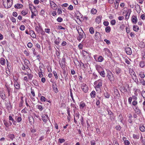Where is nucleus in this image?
Returning <instances> with one entry per match:
<instances>
[{"instance_id":"nucleus-1","label":"nucleus","mask_w":145,"mask_h":145,"mask_svg":"<svg viewBox=\"0 0 145 145\" xmlns=\"http://www.w3.org/2000/svg\"><path fill=\"white\" fill-rule=\"evenodd\" d=\"M78 33L79 34V36L77 38V40L79 41H80L82 39L84 38L85 39L86 38V35L82 30H81V32L78 31Z\"/></svg>"},{"instance_id":"nucleus-2","label":"nucleus","mask_w":145,"mask_h":145,"mask_svg":"<svg viewBox=\"0 0 145 145\" xmlns=\"http://www.w3.org/2000/svg\"><path fill=\"white\" fill-rule=\"evenodd\" d=\"M94 84L95 85H96L95 87L96 89L97 88H98L100 89V88L101 87L102 85V81L99 80L95 81L94 83Z\"/></svg>"},{"instance_id":"nucleus-3","label":"nucleus","mask_w":145,"mask_h":145,"mask_svg":"<svg viewBox=\"0 0 145 145\" xmlns=\"http://www.w3.org/2000/svg\"><path fill=\"white\" fill-rule=\"evenodd\" d=\"M3 4L5 8H10L12 5L13 3L12 0H7V5L5 3L3 0Z\"/></svg>"},{"instance_id":"nucleus-4","label":"nucleus","mask_w":145,"mask_h":145,"mask_svg":"<svg viewBox=\"0 0 145 145\" xmlns=\"http://www.w3.org/2000/svg\"><path fill=\"white\" fill-rule=\"evenodd\" d=\"M81 88L85 93H87L88 89V86L85 84H82Z\"/></svg>"},{"instance_id":"nucleus-5","label":"nucleus","mask_w":145,"mask_h":145,"mask_svg":"<svg viewBox=\"0 0 145 145\" xmlns=\"http://www.w3.org/2000/svg\"><path fill=\"white\" fill-rule=\"evenodd\" d=\"M107 76L110 81L113 80V76L112 72L109 71L107 73Z\"/></svg>"},{"instance_id":"nucleus-6","label":"nucleus","mask_w":145,"mask_h":145,"mask_svg":"<svg viewBox=\"0 0 145 145\" xmlns=\"http://www.w3.org/2000/svg\"><path fill=\"white\" fill-rule=\"evenodd\" d=\"M125 52L128 55H130L132 53V51L131 48L128 47H126L125 48Z\"/></svg>"},{"instance_id":"nucleus-7","label":"nucleus","mask_w":145,"mask_h":145,"mask_svg":"<svg viewBox=\"0 0 145 145\" xmlns=\"http://www.w3.org/2000/svg\"><path fill=\"white\" fill-rule=\"evenodd\" d=\"M50 5L52 8L54 10H56L57 9V6L54 2L52 1H50Z\"/></svg>"},{"instance_id":"nucleus-8","label":"nucleus","mask_w":145,"mask_h":145,"mask_svg":"<svg viewBox=\"0 0 145 145\" xmlns=\"http://www.w3.org/2000/svg\"><path fill=\"white\" fill-rule=\"evenodd\" d=\"M108 114L110 116V117L111 120V121H114V118L112 112L110 110H108Z\"/></svg>"},{"instance_id":"nucleus-9","label":"nucleus","mask_w":145,"mask_h":145,"mask_svg":"<svg viewBox=\"0 0 145 145\" xmlns=\"http://www.w3.org/2000/svg\"><path fill=\"white\" fill-rule=\"evenodd\" d=\"M5 86L6 87L7 91L8 93V96H10V92H12V88H11L8 85H5Z\"/></svg>"},{"instance_id":"nucleus-10","label":"nucleus","mask_w":145,"mask_h":145,"mask_svg":"<svg viewBox=\"0 0 145 145\" xmlns=\"http://www.w3.org/2000/svg\"><path fill=\"white\" fill-rule=\"evenodd\" d=\"M132 23L136 24L137 22V19L136 16H133L132 18Z\"/></svg>"},{"instance_id":"nucleus-11","label":"nucleus","mask_w":145,"mask_h":145,"mask_svg":"<svg viewBox=\"0 0 145 145\" xmlns=\"http://www.w3.org/2000/svg\"><path fill=\"white\" fill-rule=\"evenodd\" d=\"M95 68L99 73L103 70L102 67L100 65H96Z\"/></svg>"},{"instance_id":"nucleus-12","label":"nucleus","mask_w":145,"mask_h":145,"mask_svg":"<svg viewBox=\"0 0 145 145\" xmlns=\"http://www.w3.org/2000/svg\"><path fill=\"white\" fill-rule=\"evenodd\" d=\"M6 106L8 110H11L12 108V107L10 101L7 103L6 104Z\"/></svg>"},{"instance_id":"nucleus-13","label":"nucleus","mask_w":145,"mask_h":145,"mask_svg":"<svg viewBox=\"0 0 145 145\" xmlns=\"http://www.w3.org/2000/svg\"><path fill=\"white\" fill-rule=\"evenodd\" d=\"M52 86L54 91L56 93H57L58 92V89L57 88L56 84L55 83H54Z\"/></svg>"},{"instance_id":"nucleus-14","label":"nucleus","mask_w":145,"mask_h":145,"mask_svg":"<svg viewBox=\"0 0 145 145\" xmlns=\"http://www.w3.org/2000/svg\"><path fill=\"white\" fill-rule=\"evenodd\" d=\"M131 13V10L129 9L127 12V13L125 15V18L127 20L128 19L129 17V16Z\"/></svg>"},{"instance_id":"nucleus-15","label":"nucleus","mask_w":145,"mask_h":145,"mask_svg":"<svg viewBox=\"0 0 145 145\" xmlns=\"http://www.w3.org/2000/svg\"><path fill=\"white\" fill-rule=\"evenodd\" d=\"M38 33H40L42 35H43L44 34V32L41 26H39V31H38Z\"/></svg>"},{"instance_id":"nucleus-16","label":"nucleus","mask_w":145,"mask_h":145,"mask_svg":"<svg viewBox=\"0 0 145 145\" xmlns=\"http://www.w3.org/2000/svg\"><path fill=\"white\" fill-rule=\"evenodd\" d=\"M61 39H60L59 37H58L57 39H56L54 43L55 44L57 45H59V44L60 41L61 40Z\"/></svg>"},{"instance_id":"nucleus-17","label":"nucleus","mask_w":145,"mask_h":145,"mask_svg":"<svg viewBox=\"0 0 145 145\" xmlns=\"http://www.w3.org/2000/svg\"><path fill=\"white\" fill-rule=\"evenodd\" d=\"M114 93L115 94V96L118 97L119 96L120 94L118 89H114Z\"/></svg>"},{"instance_id":"nucleus-18","label":"nucleus","mask_w":145,"mask_h":145,"mask_svg":"<svg viewBox=\"0 0 145 145\" xmlns=\"http://www.w3.org/2000/svg\"><path fill=\"white\" fill-rule=\"evenodd\" d=\"M30 35L33 38H36V35L34 32L32 30H31L30 31Z\"/></svg>"},{"instance_id":"nucleus-19","label":"nucleus","mask_w":145,"mask_h":145,"mask_svg":"<svg viewBox=\"0 0 145 145\" xmlns=\"http://www.w3.org/2000/svg\"><path fill=\"white\" fill-rule=\"evenodd\" d=\"M103 50L105 52V53L107 55H109L111 53L110 50L107 48H104Z\"/></svg>"},{"instance_id":"nucleus-20","label":"nucleus","mask_w":145,"mask_h":145,"mask_svg":"<svg viewBox=\"0 0 145 145\" xmlns=\"http://www.w3.org/2000/svg\"><path fill=\"white\" fill-rule=\"evenodd\" d=\"M14 86L16 89H18L20 88V86L17 82H15L14 84Z\"/></svg>"},{"instance_id":"nucleus-21","label":"nucleus","mask_w":145,"mask_h":145,"mask_svg":"<svg viewBox=\"0 0 145 145\" xmlns=\"http://www.w3.org/2000/svg\"><path fill=\"white\" fill-rule=\"evenodd\" d=\"M0 96L3 100H4L5 99V94L2 91H0Z\"/></svg>"},{"instance_id":"nucleus-22","label":"nucleus","mask_w":145,"mask_h":145,"mask_svg":"<svg viewBox=\"0 0 145 145\" xmlns=\"http://www.w3.org/2000/svg\"><path fill=\"white\" fill-rule=\"evenodd\" d=\"M134 110L135 111V113L138 115H139L140 114V111L136 107H135V108H134Z\"/></svg>"},{"instance_id":"nucleus-23","label":"nucleus","mask_w":145,"mask_h":145,"mask_svg":"<svg viewBox=\"0 0 145 145\" xmlns=\"http://www.w3.org/2000/svg\"><path fill=\"white\" fill-rule=\"evenodd\" d=\"M101 16H98L96 19L95 21L97 23L99 24L101 21Z\"/></svg>"},{"instance_id":"nucleus-24","label":"nucleus","mask_w":145,"mask_h":145,"mask_svg":"<svg viewBox=\"0 0 145 145\" xmlns=\"http://www.w3.org/2000/svg\"><path fill=\"white\" fill-rule=\"evenodd\" d=\"M139 129L141 131L144 132L145 131V127L143 125H141L140 126Z\"/></svg>"},{"instance_id":"nucleus-25","label":"nucleus","mask_w":145,"mask_h":145,"mask_svg":"<svg viewBox=\"0 0 145 145\" xmlns=\"http://www.w3.org/2000/svg\"><path fill=\"white\" fill-rule=\"evenodd\" d=\"M0 63L2 65H4L5 64V60L3 58H1L0 59Z\"/></svg>"},{"instance_id":"nucleus-26","label":"nucleus","mask_w":145,"mask_h":145,"mask_svg":"<svg viewBox=\"0 0 145 145\" xmlns=\"http://www.w3.org/2000/svg\"><path fill=\"white\" fill-rule=\"evenodd\" d=\"M121 71L120 69L117 67L116 69V73L117 74H119Z\"/></svg>"},{"instance_id":"nucleus-27","label":"nucleus","mask_w":145,"mask_h":145,"mask_svg":"<svg viewBox=\"0 0 145 145\" xmlns=\"http://www.w3.org/2000/svg\"><path fill=\"white\" fill-rule=\"evenodd\" d=\"M98 61L99 62H101L104 60V58L101 56H99L98 57Z\"/></svg>"},{"instance_id":"nucleus-28","label":"nucleus","mask_w":145,"mask_h":145,"mask_svg":"<svg viewBox=\"0 0 145 145\" xmlns=\"http://www.w3.org/2000/svg\"><path fill=\"white\" fill-rule=\"evenodd\" d=\"M23 6L22 5L20 4H17L15 5L14 7L15 8H20L23 7Z\"/></svg>"},{"instance_id":"nucleus-29","label":"nucleus","mask_w":145,"mask_h":145,"mask_svg":"<svg viewBox=\"0 0 145 145\" xmlns=\"http://www.w3.org/2000/svg\"><path fill=\"white\" fill-rule=\"evenodd\" d=\"M120 0H116V3H115V8L116 9H117L118 7V3Z\"/></svg>"},{"instance_id":"nucleus-30","label":"nucleus","mask_w":145,"mask_h":145,"mask_svg":"<svg viewBox=\"0 0 145 145\" xmlns=\"http://www.w3.org/2000/svg\"><path fill=\"white\" fill-rule=\"evenodd\" d=\"M24 102V101L23 100V97H21V101L20 104H19V106L20 107H21L23 106Z\"/></svg>"},{"instance_id":"nucleus-31","label":"nucleus","mask_w":145,"mask_h":145,"mask_svg":"<svg viewBox=\"0 0 145 145\" xmlns=\"http://www.w3.org/2000/svg\"><path fill=\"white\" fill-rule=\"evenodd\" d=\"M99 73L103 77H105V74L104 72V71L103 70L100 72H99Z\"/></svg>"},{"instance_id":"nucleus-32","label":"nucleus","mask_w":145,"mask_h":145,"mask_svg":"<svg viewBox=\"0 0 145 145\" xmlns=\"http://www.w3.org/2000/svg\"><path fill=\"white\" fill-rule=\"evenodd\" d=\"M80 108L83 109L85 106L86 104L85 103H81L79 105Z\"/></svg>"},{"instance_id":"nucleus-33","label":"nucleus","mask_w":145,"mask_h":145,"mask_svg":"<svg viewBox=\"0 0 145 145\" xmlns=\"http://www.w3.org/2000/svg\"><path fill=\"white\" fill-rule=\"evenodd\" d=\"M111 30V28L110 26H107L105 29V31L107 33L109 32Z\"/></svg>"},{"instance_id":"nucleus-34","label":"nucleus","mask_w":145,"mask_h":145,"mask_svg":"<svg viewBox=\"0 0 145 145\" xmlns=\"http://www.w3.org/2000/svg\"><path fill=\"white\" fill-rule=\"evenodd\" d=\"M3 122L4 123V125H5L6 127H8L10 126L9 124L5 120H4L3 121Z\"/></svg>"},{"instance_id":"nucleus-35","label":"nucleus","mask_w":145,"mask_h":145,"mask_svg":"<svg viewBox=\"0 0 145 145\" xmlns=\"http://www.w3.org/2000/svg\"><path fill=\"white\" fill-rule=\"evenodd\" d=\"M59 64L62 69H64L65 67V63L59 62Z\"/></svg>"},{"instance_id":"nucleus-36","label":"nucleus","mask_w":145,"mask_h":145,"mask_svg":"<svg viewBox=\"0 0 145 145\" xmlns=\"http://www.w3.org/2000/svg\"><path fill=\"white\" fill-rule=\"evenodd\" d=\"M133 30L136 31H137L139 30V27L136 25H134L133 27Z\"/></svg>"},{"instance_id":"nucleus-37","label":"nucleus","mask_w":145,"mask_h":145,"mask_svg":"<svg viewBox=\"0 0 145 145\" xmlns=\"http://www.w3.org/2000/svg\"><path fill=\"white\" fill-rule=\"evenodd\" d=\"M90 95L92 97H95V92L94 91H92L90 93Z\"/></svg>"},{"instance_id":"nucleus-38","label":"nucleus","mask_w":145,"mask_h":145,"mask_svg":"<svg viewBox=\"0 0 145 145\" xmlns=\"http://www.w3.org/2000/svg\"><path fill=\"white\" fill-rule=\"evenodd\" d=\"M145 65V63L144 61H141L140 62V66L141 67H144Z\"/></svg>"},{"instance_id":"nucleus-39","label":"nucleus","mask_w":145,"mask_h":145,"mask_svg":"<svg viewBox=\"0 0 145 145\" xmlns=\"http://www.w3.org/2000/svg\"><path fill=\"white\" fill-rule=\"evenodd\" d=\"M133 137L135 139H138L139 138V135L134 134L133 135Z\"/></svg>"},{"instance_id":"nucleus-40","label":"nucleus","mask_w":145,"mask_h":145,"mask_svg":"<svg viewBox=\"0 0 145 145\" xmlns=\"http://www.w3.org/2000/svg\"><path fill=\"white\" fill-rule=\"evenodd\" d=\"M39 64H40V65L39 67L40 70L41 71H42V68H43L44 67V66L43 64L42 63H40Z\"/></svg>"},{"instance_id":"nucleus-41","label":"nucleus","mask_w":145,"mask_h":145,"mask_svg":"<svg viewBox=\"0 0 145 145\" xmlns=\"http://www.w3.org/2000/svg\"><path fill=\"white\" fill-rule=\"evenodd\" d=\"M139 75L142 78H144L145 77V75L143 72H141L139 74Z\"/></svg>"},{"instance_id":"nucleus-42","label":"nucleus","mask_w":145,"mask_h":145,"mask_svg":"<svg viewBox=\"0 0 145 145\" xmlns=\"http://www.w3.org/2000/svg\"><path fill=\"white\" fill-rule=\"evenodd\" d=\"M89 31L90 33L91 34H93L94 33V29L93 27H90Z\"/></svg>"},{"instance_id":"nucleus-43","label":"nucleus","mask_w":145,"mask_h":145,"mask_svg":"<svg viewBox=\"0 0 145 145\" xmlns=\"http://www.w3.org/2000/svg\"><path fill=\"white\" fill-rule=\"evenodd\" d=\"M42 119L43 120V121L44 123H46L47 121V120L46 119V118L45 117V116H42Z\"/></svg>"},{"instance_id":"nucleus-44","label":"nucleus","mask_w":145,"mask_h":145,"mask_svg":"<svg viewBox=\"0 0 145 145\" xmlns=\"http://www.w3.org/2000/svg\"><path fill=\"white\" fill-rule=\"evenodd\" d=\"M65 140L63 138H59L58 139V141L60 143H62L65 142Z\"/></svg>"},{"instance_id":"nucleus-45","label":"nucleus","mask_w":145,"mask_h":145,"mask_svg":"<svg viewBox=\"0 0 145 145\" xmlns=\"http://www.w3.org/2000/svg\"><path fill=\"white\" fill-rule=\"evenodd\" d=\"M97 12V10L94 8H93L92 9L91 11V13L93 14H95Z\"/></svg>"},{"instance_id":"nucleus-46","label":"nucleus","mask_w":145,"mask_h":145,"mask_svg":"<svg viewBox=\"0 0 145 145\" xmlns=\"http://www.w3.org/2000/svg\"><path fill=\"white\" fill-rule=\"evenodd\" d=\"M32 82L34 84V85L38 86V84L37 81L35 80H33L32 81Z\"/></svg>"},{"instance_id":"nucleus-47","label":"nucleus","mask_w":145,"mask_h":145,"mask_svg":"<svg viewBox=\"0 0 145 145\" xmlns=\"http://www.w3.org/2000/svg\"><path fill=\"white\" fill-rule=\"evenodd\" d=\"M115 128L116 130L117 131H120L121 129V127L120 125H118L116 126V127Z\"/></svg>"},{"instance_id":"nucleus-48","label":"nucleus","mask_w":145,"mask_h":145,"mask_svg":"<svg viewBox=\"0 0 145 145\" xmlns=\"http://www.w3.org/2000/svg\"><path fill=\"white\" fill-rule=\"evenodd\" d=\"M14 135L13 134H10L9 135V137L12 140L14 138Z\"/></svg>"},{"instance_id":"nucleus-49","label":"nucleus","mask_w":145,"mask_h":145,"mask_svg":"<svg viewBox=\"0 0 145 145\" xmlns=\"http://www.w3.org/2000/svg\"><path fill=\"white\" fill-rule=\"evenodd\" d=\"M141 94L143 98L145 100V91H143L141 93Z\"/></svg>"},{"instance_id":"nucleus-50","label":"nucleus","mask_w":145,"mask_h":145,"mask_svg":"<svg viewBox=\"0 0 145 145\" xmlns=\"http://www.w3.org/2000/svg\"><path fill=\"white\" fill-rule=\"evenodd\" d=\"M70 93L71 96V97L72 98V100L73 101L74 103H75V100H74V99L73 97V95H72V92L71 91H70Z\"/></svg>"},{"instance_id":"nucleus-51","label":"nucleus","mask_w":145,"mask_h":145,"mask_svg":"<svg viewBox=\"0 0 145 145\" xmlns=\"http://www.w3.org/2000/svg\"><path fill=\"white\" fill-rule=\"evenodd\" d=\"M53 73H54V75L55 78L56 79H58V76H57V74L56 72L55 71H53Z\"/></svg>"},{"instance_id":"nucleus-52","label":"nucleus","mask_w":145,"mask_h":145,"mask_svg":"<svg viewBox=\"0 0 145 145\" xmlns=\"http://www.w3.org/2000/svg\"><path fill=\"white\" fill-rule=\"evenodd\" d=\"M29 121L30 122H32V121L34 122V120L32 116L29 117Z\"/></svg>"},{"instance_id":"nucleus-53","label":"nucleus","mask_w":145,"mask_h":145,"mask_svg":"<svg viewBox=\"0 0 145 145\" xmlns=\"http://www.w3.org/2000/svg\"><path fill=\"white\" fill-rule=\"evenodd\" d=\"M104 95L105 97L107 98H109L110 97L109 94H108L106 92L105 93H104Z\"/></svg>"},{"instance_id":"nucleus-54","label":"nucleus","mask_w":145,"mask_h":145,"mask_svg":"<svg viewBox=\"0 0 145 145\" xmlns=\"http://www.w3.org/2000/svg\"><path fill=\"white\" fill-rule=\"evenodd\" d=\"M116 22V20H113L111 21L110 23L112 25H114L115 24Z\"/></svg>"},{"instance_id":"nucleus-55","label":"nucleus","mask_w":145,"mask_h":145,"mask_svg":"<svg viewBox=\"0 0 145 145\" xmlns=\"http://www.w3.org/2000/svg\"><path fill=\"white\" fill-rule=\"evenodd\" d=\"M82 52H83V54L84 56H86L87 55H89V54L87 52L85 51H84V50L82 51Z\"/></svg>"},{"instance_id":"nucleus-56","label":"nucleus","mask_w":145,"mask_h":145,"mask_svg":"<svg viewBox=\"0 0 145 145\" xmlns=\"http://www.w3.org/2000/svg\"><path fill=\"white\" fill-rule=\"evenodd\" d=\"M27 75L28 76L29 79L31 80L32 79L33 76V75L31 74H28Z\"/></svg>"},{"instance_id":"nucleus-57","label":"nucleus","mask_w":145,"mask_h":145,"mask_svg":"<svg viewBox=\"0 0 145 145\" xmlns=\"http://www.w3.org/2000/svg\"><path fill=\"white\" fill-rule=\"evenodd\" d=\"M36 16V13H34L33 12V11H32L31 15V18H32L33 19V16Z\"/></svg>"},{"instance_id":"nucleus-58","label":"nucleus","mask_w":145,"mask_h":145,"mask_svg":"<svg viewBox=\"0 0 145 145\" xmlns=\"http://www.w3.org/2000/svg\"><path fill=\"white\" fill-rule=\"evenodd\" d=\"M63 20V19L60 17H59L57 19V21L58 22H61Z\"/></svg>"},{"instance_id":"nucleus-59","label":"nucleus","mask_w":145,"mask_h":145,"mask_svg":"<svg viewBox=\"0 0 145 145\" xmlns=\"http://www.w3.org/2000/svg\"><path fill=\"white\" fill-rule=\"evenodd\" d=\"M25 27L24 25H21L20 28V29L21 30L23 31L25 29Z\"/></svg>"},{"instance_id":"nucleus-60","label":"nucleus","mask_w":145,"mask_h":145,"mask_svg":"<svg viewBox=\"0 0 145 145\" xmlns=\"http://www.w3.org/2000/svg\"><path fill=\"white\" fill-rule=\"evenodd\" d=\"M37 108L40 111H42L43 110V108L42 106L41 105H38Z\"/></svg>"},{"instance_id":"nucleus-61","label":"nucleus","mask_w":145,"mask_h":145,"mask_svg":"<svg viewBox=\"0 0 145 145\" xmlns=\"http://www.w3.org/2000/svg\"><path fill=\"white\" fill-rule=\"evenodd\" d=\"M46 99L44 96H41L40 98V100L42 101H45Z\"/></svg>"},{"instance_id":"nucleus-62","label":"nucleus","mask_w":145,"mask_h":145,"mask_svg":"<svg viewBox=\"0 0 145 145\" xmlns=\"http://www.w3.org/2000/svg\"><path fill=\"white\" fill-rule=\"evenodd\" d=\"M27 13V12L25 11V10H22V14L24 16Z\"/></svg>"},{"instance_id":"nucleus-63","label":"nucleus","mask_w":145,"mask_h":145,"mask_svg":"<svg viewBox=\"0 0 145 145\" xmlns=\"http://www.w3.org/2000/svg\"><path fill=\"white\" fill-rule=\"evenodd\" d=\"M22 118L21 117H18L17 119V121L18 122H20L22 121Z\"/></svg>"},{"instance_id":"nucleus-64","label":"nucleus","mask_w":145,"mask_h":145,"mask_svg":"<svg viewBox=\"0 0 145 145\" xmlns=\"http://www.w3.org/2000/svg\"><path fill=\"white\" fill-rule=\"evenodd\" d=\"M141 84L143 85H145V81L143 79H141L140 80Z\"/></svg>"}]
</instances>
